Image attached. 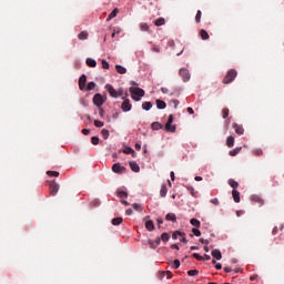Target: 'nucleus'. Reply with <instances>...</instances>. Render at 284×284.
Instances as JSON below:
<instances>
[{"mask_svg": "<svg viewBox=\"0 0 284 284\" xmlns=\"http://www.w3.org/2000/svg\"><path fill=\"white\" fill-rule=\"evenodd\" d=\"M133 101H141L142 97H145V91L141 88H130Z\"/></svg>", "mask_w": 284, "mask_h": 284, "instance_id": "1", "label": "nucleus"}, {"mask_svg": "<svg viewBox=\"0 0 284 284\" xmlns=\"http://www.w3.org/2000/svg\"><path fill=\"white\" fill-rule=\"evenodd\" d=\"M105 90L113 99H119V97H123V90L115 91L114 87H112L111 84H106Z\"/></svg>", "mask_w": 284, "mask_h": 284, "instance_id": "2", "label": "nucleus"}, {"mask_svg": "<svg viewBox=\"0 0 284 284\" xmlns=\"http://www.w3.org/2000/svg\"><path fill=\"white\" fill-rule=\"evenodd\" d=\"M237 72L234 69H231L227 71L226 75L223 79V83L224 84H229L232 83V81H234V79H236Z\"/></svg>", "mask_w": 284, "mask_h": 284, "instance_id": "3", "label": "nucleus"}, {"mask_svg": "<svg viewBox=\"0 0 284 284\" xmlns=\"http://www.w3.org/2000/svg\"><path fill=\"white\" fill-rule=\"evenodd\" d=\"M49 190H50L51 196H57L59 192V183L54 181L49 182Z\"/></svg>", "mask_w": 284, "mask_h": 284, "instance_id": "4", "label": "nucleus"}, {"mask_svg": "<svg viewBox=\"0 0 284 284\" xmlns=\"http://www.w3.org/2000/svg\"><path fill=\"white\" fill-rule=\"evenodd\" d=\"M180 77L182 78V81H184V83H187V81H190V71L185 68L180 69L179 72Z\"/></svg>", "mask_w": 284, "mask_h": 284, "instance_id": "5", "label": "nucleus"}, {"mask_svg": "<svg viewBox=\"0 0 284 284\" xmlns=\"http://www.w3.org/2000/svg\"><path fill=\"white\" fill-rule=\"evenodd\" d=\"M93 103L97 105V108H101V105L105 103V100H103V95H101L100 93H97L93 97Z\"/></svg>", "mask_w": 284, "mask_h": 284, "instance_id": "6", "label": "nucleus"}, {"mask_svg": "<svg viewBox=\"0 0 284 284\" xmlns=\"http://www.w3.org/2000/svg\"><path fill=\"white\" fill-rule=\"evenodd\" d=\"M125 170V166H122L121 163H115L112 166V172H114V174H123Z\"/></svg>", "mask_w": 284, "mask_h": 284, "instance_id": "7", "label": "nucleus"}, {"mask_svg": "<svg viewBox=\"0 0 284 284\" xmlns=\"http://www.w3.org/2000/svg\"><path fill=\"white\" fill-rule=\"evenodd\" d=\"M85 83H88V77L85 74H82L79 79V89L85 90Z\"/></svg>", "mask_w": 284, "mask_h": 284, "instance_id": "8", "label": "nucleus"}, {"mask_svg": "<svg viewBox=\"0 0 284 284\" xmlns=\"http://www.w3.org/2000/svg\"><path fill=\"white\" fill-rule=\"evenodd\" d=\"M121 109H122L123 112H130V110H132V104L130 103V101L128 99H125L122 102Z\"/></svg>", "mask_w": 284, "mask_h": 284, "instance_id": "9", "label": "nucleus"}, {"mask_svg": "<svg viewBox=\"0 0 284 284\" xmlns=\"http://www.w3.org/2000/svg\"><path fill=\"white\" fill-rule=\"evenodd\" d=\"M233 129L240 136L245 133V129H243V125L233 123Z\"/></svg>", "mask_w": 284, "mask_h": 284, "instance_id": "10", "label": "nucleus"}, {"mask_svg": "<svg viewBox=\"0 0 284 284\" xmlns=\"http://www.w3.org/2000/svg\"><path fill=\"white\" fill-rule=\"evenodd\" d=\"M251 201L253 203H257V205H260V206H262L265 203V201H263V197L258 196V195H252Z\"/></svg>", "mask_w": 284, "mask_h": 284, "instance_id": "11", "label": "nucleus"}, {"mask_svg": "<svg viewBox=\"0 0 284 284\" xmlns=\"http://www.w3.org/2000/svg\"><path fill=\"white\" fill-rule=\"evenodd\" d=\"M211 255L213 256V258H215L216 261H221L223 258V255L221 254V250L219 248H214L211 252Z\"/></svg>", "mask_w": 284, "mask_h": 284, "instance_id": "12", "label": "nucleus"}, {"mask_svg": "<svg viewBox=\"0 0 284 284\" xmlns=\"http://www.w3.org/2000/svg\"><path fill=\"white\" fill-rule=\"evenodd\" d=\"M129 165L132 172H135V173L141 172V168L139 166V163H136L135 161L129 162Z\"/></svg>", "mask_w": 284, "mask_h": 284, "instance_id": "13", "label": "nucleus"}, {"mask_svg": "<svg viewBox=\"0 0 284 284\" xmlns=\"http://www.w3.org/2000/svg\"><path fill=\"white\" fill-rule=\"evenodd\" d=\"M232 196H233V200L236 203H241V192H239L237 190H233L232 191Z\"/></svg>", "mask_w": 284, "mask_h": 284, "instance_id": "14", "label": "nucleus"}, {"mask_svg": "<svg viewBox=\"0 0 284 284\" xmlns=\"http://www.w3.org/2000/svg\"><path fill=\"white\" fill-rule=\"evenodd\" d=\"M156 108L158 110H165V108H168V104L163 100H156Z\"/></svg>", "mask_w": 284, "mask_h": 284, "instance_id": "15", "label": "nucleus"}, {"mask_svg": "<svg viewBox=\"0 0 284 284\" xmlns=\"http://www.w3.org/2000/svg\"><path fill=\"white\" fill-rule=\"evenodd\" d=\"M165 221H171L172 223H176V214L174 213H168L165 215Z\"/></svg>", "mask_w": 284, "mask_h": 284, "instance_id": "16", "label": "nucleus"}, {"mask_svg": "<svg viewBox=\"0 0 284 284\" xmlns=\"http://www.w3.org/2000/svg\"><path fill=\"white\" fill-rule=\"evenodd\" d=\"M145 229L148 230V232L154 231V222L152 220L146 221Z\"/></svg>", "mask_w": 284, "mask_h": 284, "instance_id": "17", "label": "nucleus"}, {"mask_svg": "<svg viewBox=\"0 0 284 284\" xmlns=\"http://www.w3.org/2000/svg\"><path fill=\"white\" fill-rule=\"evenodd\" d=\"M160 196H161L162 199H165V196H168V186H166L165 184H163V185L161 186Z\"/></svg>", "mask_w": 284, "mask_h": 284, "instance_id": "18", "label": "nucleus"}, {"mask_svg": "<svg viewBox=\"0 0 284 284\" xmlns=\"http://www.w3.org/2000/svg\"><path fill=\"white\" fill-rule=\"evenodd\" d=\"M115 70L119 74H125L128 72V69H125L123 65L121 64H116L115 65Z\"/></svg>", "mask_w": 284, "mask_h": 284, "instance_id": "19", "label": "nucleus"}, {"mask_svg": "<svg viewBox=\"0 0 284 284\" xmlns=\"http://www.w3.org/2000/svg\"><path fill=\"white\" fill-rule=\"evenodd\" d=\"M200 37L203 41H207V39H210V34L204 29L200 30Z\"/></svg>", "mask_w": 284, "mask_h": 284, "instance_id": "20", "label": "nucleus"}, {"mask_svg": "<svg viewBox=\"0 0 284 284\" xmlns=\"http://www.w3.org/2000/svg\"><path fill=\"white\" fill-rule=\"evenodd\" d=\"M87 65H88L89 68H97V60L91 59V58H88V59H87Z\"/></svg>", "mask_w": 284, "mask_h": 284, "instance_id": "21", "label": "nucleus"}, {"mask_svg": "<svg viewBox=\"0 0 284 284\" xmlns=\"http://www.w3.org/2000/svg\"><path fill=\"white\" fill-rule=\"evenodd\" d=\"M119 14V8H115L108 17L106 21H112Z\"/></svg>", "mask_w": 284, "mask_h": 284, "instance_id": "22", "label": "nucleus"}, {"mask_svg": "<svg viewBox=\"0 0 284 284\" xmlns=\"http://www.w3.org/2000/svg\"><path fill=\"white\" fill-rule=\"evenodd\" d=\"M123 153L124 154H132V158L134 159V154H135V152L133 151V149L132 148H130V146H125L124 149H123Z\"/></svg>", "mask_w": 284, "mask_h": 284, "instance_id": "23", "label": "nucleus"}, {"mask_svg": "<svg viewBox=\"0 0 284 284\" xmlns=\"http://www.w3.org/2000/svg\"><path fill=\"white\" fill-rule=\"evenodd\" d=\"M88 37H89L88 31H82L79 33L78 39L80 41H85V39H88Z\"/></svg>", "mask_w": 284, "mask_h": 284, "instance_id": "24", "label": "nucleus"}, {"mask_svg": "<svg viewBox=\"0 0 284 284\" xmlns=\"http://www.w3.org/2000/svg\"><path fill=\"white\" fill-rule=\"evenodd\" d=\"M140 30H141V32H148L150 30V26L145 22H141Z\"/></svg>", "mask_w": 284, "mask_h": 284, "instance_id": "25", "label": "nucleus"}, {"mask_svg": "<svg viewBox=\"0 0 284 284\" xmlns=\"http://www.w3.org/2000/svg\"><path fill=\"white\" fill-rule=\"evenodd\" d=\"M142 110H145L146 112L152 110V102H143Z\"/></svg>", "mask_w": 284, "mask_h": 284, "instance_id": "26", "label": "nucleus"}, {"mask_svg": "<svg viewBox=\"0 0 284 284\" xmlns=\"http://www.w3.org/2000/svg\"><path fill=\"white\" fill-rule=\"evenodd\" d=\"M152 130H163V124H161L160 122H153L151 124Z\"/></svg>", "mask_w": 284, "mask_h": 284, "instance_id": "27", "label": "nucleus"}, {"mask_svg": "<svg viewBox=\"0 0 284 284\" xmlns=\"http://www.w3.org/2000/svg\"><path fill=\"white\" fill-rule=\"evenodd\" d=\"M160 276H161V278H163L165 276H166V278H172L173 274L170 271H163L160 273Z\"/></svg>", "mask_w": 284, "mask_h": 284, "instance_id": "28", "label": "nucleus"}, {"mask_svg": "<svg viewBox=\"0 0 284 284\" xmlns=\"http://www.w3.org/2000/svg\"><path fill=\"white\" fill-rule=\"evenodd\" d=\"M226 145L227 148H234V136H227Z\"/></svg>", "mask_w": 284, "mask_h": 284, "instance_id": "29", "label": "nucleus"}, {"mask_svg": "<svg viewBox=\"0 0 284 284\" xmlns=\"http://www.w3.org/2000/svg\"><path fill=\"white\" fill-rule=\"evenodd\" d=\"M179 236H185V233H183V232H181V231H175V232H173L172 239H173L174 241H176V239H179Z\"/></svg>", "mask_w": 284, "mask_h": 284, "instance_id": "30", "label": "nucleus"}, {"mask_svg": "<svg viewBox=\"0 0 284 284\" xmlns=\"http://www.w3.org/2000/svg\"><path fill=\"white\" fill-rule=\"evenodd\" d=\"M170 264L172 265L173 270H179V267H181V261L179 260H174Z\"/></svg>", "mask_w": 284, "mask_h": 284, "instance_id": "31", "label": "nucleus"}, {"mask_svg": "<svg viewBox=\"0 0 284 284\" xmlns=\"http://www.w3.org/2000/svg\"><path fill=\"white\" fill-rule=\"evenodd\" d=\"M229 185L232 186L233 190H236V187H239V182H236L234 179H230Z\"/></svg>", "mask_w": 284, "mask_h": 284, "instance_id": "32", "label": "nucleus"}, {"mask_svg": "<svg viewBox=\"0 0 284 284\" xmlns=\"http://www.w3.org/2000/svg\"><path fill=\"white\" fill-rule=\"evenodd\" d=\"M154 23L158 28H160V26H165V18H159Z\"/></svg>", "mask_w": 284, "mask_h": 284, "instance_id": "33", "label": "nucleus"}, {"mask_svg": "<svg viewBox=\"0 0 284 284\" xmlns=\"http://www.w3.org/2000/svg\"><path fill=\"white\" fill-rule=\"evenodd\" d=\"M190 223L193 225V227H201V221L196 219H191Z\"/></svg>", "mask_w": 284, "mask_h": 284, "instance_id": "34", "label": "nucleus"}, {"mask_svg": "<svg viewBox=\"0 0 284 284\" xmlns=\"http://www.w3.org/2000/svg\"><path fill=\"white\" fill-rule=\"evenodd\" d=\"M123 223V217H114L112 220V225H121Z\"/></svg>", "mask_w": 284, "mask_h": 284, "instance_id": "35", "label": "nucleus"}, {"mask_svg": "<svg viewBox=\"0 0 284 284\" xmlns=\"http://www.w3.org/2000/svg\"><path fill=\"white\" fill-rule=\"evenodd\" d=\"M166 132H176V126L172 124H165Z\"/></svg>", "mask_w": 284, "mask_h": 284, "instance_id": "36", "label": "nucleus"}, {"mask_svg": "<svg viewBox=\"0 0 284 284\" xmlns=\"http://www.w3.org/2000/svg\"><path fill=\"white\" fill-rule=\"evenodd\" d=\"M243 150V148H235L232 151H230V156H236Z\"/></svg>", "mask_w": 284, "mask_h": 284, "instance_id": "37", "label": "nucleus"}, {"mask_svg": "<svg viewBox=\"0 0 284 284\" xmlns=\"http://www.w3.org/2000/svg\"><path fill=\"white\" fill-rule=\"evenodd\" d=\"M161 241H163V243H168V241H170V233H162Z\"/></svg>", "mask_w": 284, "mask_h": 284, "instance_id": "38", "label": "nucleus"}, {"mask_svg": "<svg viewBox=\"0 0 284 284\" xmlns=\"http://www.w3.org/2000/svg\"><path fill=\"white\" fill-rule=\"evenodd\" d=\"M118 196L120 199H128V192L118 190Z\"/></svg>", "mask_w": 284, "mask_h": 284, "instance_id": "39", "label": "nucleus"}, {"mask_svg": "<svg viewBox=\"0 0 284 284\" xmlns=\"http://www.w3.org/2000/svg\"><path fill=\"white\" fill-rule=\"evenodd\" d=\"M94 88H97V83L89 82L88 85H87V92H90V91L94 90Z\"/></svg>", "mask_w": 284, "mask_h": 284, "instance_id": "40", "label": "nucleus"}, {"mask_svg": "<svg viewBox=\"0 0 284 284\" xmlns=\"http://www.w3.org/2000/svg\"><path fill=\"white\" fill-rule=\"evenodd\" d=\"M203 16V12L201 10H197L195 16V23H201V17Z\"/></svg>", "mask_w": 284, "mask_h": 284, "instance_id": "41", "label": "nucleus"}, {"mask_svg": "<svg viewBox=\"0 0 284 284\" xmlns=\"http://www.w3.org/2000/svg\"><path fill=\"white\" fill-rule=\"evenodd\" d=\"M222 116L223 119H227V116H230V109L225 108L222 110Z\"/></svg>", "mask_w": 284, "mask_h": 284, "instance_id": "42", "label": "nucleus"}, {"mask_svg": "<svg viewBox=\"0 0 284 284\" xmlns=\"http://www.w3.org/2000/svg\"><path fill=\"white\" fill-rule=\"evenodd\" d=\"M101 134H102L103 139H108L110 136V131H108V129H103L101 131Z\"/></svg>", "mask_w": 284, "mask_h": 284, "instance_id": "43", "label": "nucleus"}, {"mask_svg": "<svg viewBox=\"0 0 284 284\" xmlns=\"http://www.w3.org/2000/svg\"><path fill=\"white\" fill-rule=\"evenodd\" d=\"M253 154H255V156H263V150L262 149H255L253 151Z\"/></svg>", "mask_w": 284, "mask_h": 284, "instance_id": "44", "label": "nucleus"}, {"mask_svg": "<svg viewBox=\"0 0 284 284\" xmlns=\"http://www.w3.org/2000/svg\"><path fill=\"white\" fill-rule=\"evenodd\" d=\"M148 245H149V247H150L151 250H156V245H155L154 241L149 240V241H148Z\"/></svg>", "mask_w": 284, "mask_h": 284, "instance_id": "45", "label": "nucleus"}, {"mask_svg": "<svg viewBox=\"0 0 284 284\" xmlns=\"http://www.w3.org/2000/svg\"><path fill=\"white\" fill-rule=\"evenodd\" d=\"M91 143H92V145H99V136H92Z\"/></svg>", "mask_w": 284, "mask_h": 284, "instance_id": "46", "label": "nucleus"}, {"mask_svg": "<svg viewBox=\"0 0 284 284\" xmlns=\"http://www.w3.org/2000/svg\"><path fill=\"white\" fill-rule=\"evenodd\" d=\"M193 258H196V261H205V257L201 256L199 253H194Z\"/></svg>", "mask_w": 284, "mask_h": 284, "instance_id": "47", "label": "nucleus"}, {"mask_svg": "<svg viewBox=\"0 0 284 284\" xmlns=\"http://www.w3.org/2000/svg\"><path fill=\"white\" fill-rule=\"evenodd\" d=\"M199 274V270H191L187 272L189 276H196Z\"/></svg>", "mask_w": 284, "mask_h": 284, "instance_id": "48", "label": "nucleus"}, {"mask_svg": "<svg viewBox=\"0 0 284 284\" xmlns=\"http://www.w3.org/2000/svg\"><path fill=\"white\" fill-rule=\"evenodd\" d=\"M102 68L104 70H110V63H108V61H105V60H102Z\"/></svg>", "mask_w": 284, "mask_h": 284, "instance_id": "49", "label": "nucleus"}, {"mask_svg": "<svg viewBox=\"0 0 284 284\" xmlns=\"http://www.w3.org/2000/svg\"><path fill=\"white\" fill-rule=\"evenodd\" d=\"M47 174L48 176H59V172L57 171H48Z\"/></svg>", "mask_w": 284, "mask_h": 284, "instance_id": "50", "label": "nucleus"}, {"mask_svg": "<svg viewBox=\"0 0 284 284\" xmlns=\"http://www.w3.org/2000/svg\"><path fill=\"white\" fill-rule=\"evenodd\" d=\"M166 123L168 125H172L174 123V115L170 114Z\"/></svg>", "mask_w": 284, "mask_h": 284, "instance_id": "51", "label": "nucleus"}, {"mask_svg": "<svg viewBox=\"0 0 284 284\" xmlns=\"http://www.w3.org/2000/svg\"><path fill=\"white\" fill-rule=\"evenodd\" d=\"M194 236H201V231L199 229H192Z\"/></svg>", "mask_w": 284, "mask_h": 284, "instance_id": "52", "label": "nucleus"}, {"mask_svg": "<svg viewBox=\"0 0 284 284\" xmlns=\"http://www.w3.org/2000/svg\"><path fill=\"white\" fill-rule=\"evenodd\" d=\"M94 125H95V128H103V122L95 120Z\"/></svg>", "mask_w": 284, "mask_h": 284, "instance_id": "53", "label": "nucleus"}, {"mask_svg": "<svg viewBox=\"0 0 284 284\" xmlns=\"http://www.w3.org/2000/svg\"><path fill=\"white\" fill-rule=\"evenodd\" d=\"M200 243H202V245H209V244H210V241H207V240L201 237V239H200Z\"/></svg>", "mask_w": 284, "mask_h": 284, "instance_id": "54", "label": "nucleus"}, {"mask_svg": "<svg viewBox=\"0 0 284 284\" xmlns=\"http://www.w3.org/2000/svg\"><path fill=\"white\" fill-rule=\"evenodd\" d=\"M133 209H135L138 212L141 211L140 204H136V203L133 204Z\"/></svg>", "mask_w": 284, "mask_h": 284, "instance_id": "55", "label": "nucleus"}, {"mask_svg": "<svg viewBox=\"0 0 284 284\" xmlns=\"http://www.w3.org/2000/svg\"><path fill=\"white\" fill-rule=\"evenodd\" d=\"M82 134H84L85 136H88V134H90V130H89V129H83V130H82Z\"/></svg>", "mask_w": 284, "mask_h": 284, "instance_id": "56", "label": "nucleus"}, {"mask_svg": "<svg viewBox=\"0 0 284 284\" xmlns=\"http://www.w3.org/2000/svg\"><path fill=\"white\" fill-rule=\"evenodd\" d=\"M211 203H213V205H219V199H212Z\"/></svg>", "mask_w": 284, "mask_h": 284, "instance_id": "57", "label": "nucleus"}, {"mask_svg": "<svg viewBox=\"0 0 284 284\" xmlns=\"http://www.w3.org/2000/svg\"><path fill=\"white\" fill-rule=\"evenodd\" d=\"M180 237H181V239H180L181 243H187V239H185V235L180 236Z\"/></svg>", "mask_w": 284, "mask_h": 284, "instance_id": "58", "label": "nucleus"}, {"mask_svg": "<svg viewBox=\"0 0 284 284\" xmlns=\"http://www.w3.org/2000/svg\"><path fill=\"white\" fill-rule=\"evenodd\" d=\"M186 112H189V114H194V109H192L191 106H189V108L186 109Z\"/></svg>", "mask_w": 284, "mask_h": 284, "instance_id": "59", "label": "nucleus"}, {"mask_svg": "<svg viewBox=\"0 0 284 284\" xmlns=\"http://www.w3.org/2000/svg\"><path fill=\"white\" fill-rule=\"evenodd\" d=\"M215 270H223V265H221V263H216L215 264Z\"/></svg>", "mask_w": 284, "mask_h": 284, "instance_id": "60", "label": "nucleus"}, {"mask_svg": "<svg viewBox=\"0 0 284 284\" xmlns=\"http://www.w3.org/2000/svg\"><path fill=\"white\" fill-rule=\"evenodd\" d=\"M152 51H153V52H161V49H159V47L154 45V47L152 48Z\"/></svg>", "mask_w": 284, "mask_h": 284, "instance_id": "61", "label": "nucleus"}, {"mask_svg": "<svg viewBox=\"0 0 284 284\" xmlns=\"http://www.w3.org/2000/svg\"><path fill=\"white\" fill-rule=\"evenodd\" d=\"M154 243H155L156 247H159V245H161V240H160V237H158Z\"/></svg>", "mask_w": 284, "mask_h": 284, "instance_id": "62", "label": "nucleus"}, {"mask_svg": "<svg viewBox=\"0 0 284 284\" xmlns=\"http://www.w3.org/2000/svg\"><path fill=\"white\" fill-rule=\"evenodd\" d=\"M132 209H128L126 211H125V214L128 215V216H131V214H132Z\"/></svg>", "mask_w": 284, "mask_h": 284, "instance_id": "63", "label": "nucleus"}, {"mask_svg": "<svg viewBox=\"0 0 284 284\" xmlns=\"http://www.w3.org/2000/svg\"><path fill=\"white\" fill-rule=\"evenodd\" d=\"M170 176H171V181H174V172L173 171L170 172Z\"/></svg>", "mask_w": 284, "mask_h": 284, "instance_id": "64", "label": "nucleus"}]
</instances>
